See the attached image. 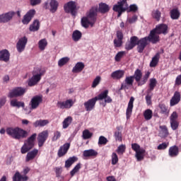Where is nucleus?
Returning a JSON list of instances; mask_svg holds the SVG:
<instances>
[{"label": "nucleus", "mask_w": 181, "mask_h": 181, "mask_svg": "<svg viewBox=\"0 0 181 181\" xmlns=\"http://www.w3.org/2000/svg\"><path fill=\"white\" fill-rule=\"evenodd\" d=\"M10 57L11 54L9 53V51H8V49H3L0 51V60L1 62H5L6 63L7 62H9Z\"/></svg>", "instance_id": "28"}, {"label": "nucleus", "mask_w": 181, "mask_h": 181, "mask_svg": "<svg viewBox=\"0 0 181 181\" xmlns=\"http://www.w3.org/2000/svg\"><path fill=\"white\" fill-rule=\"evenodd\" d=\"M80 169H81V163H79L73 168L72 170H71L70 172L71 177H73L74 175H76V173H77L78 170H80Z\"/></svg>", "instance_id": "50"}, {"label": "nucleus", "mask_w": 181, "mask_h": 181, "mask_svg": "<svg viewBox=\"0 0 181 181\" xmlns=\"http://www.w3.org/2000/svg\"><path fill=\"white\" fill-rule=\"evenodd\" d=\"M142 38L139 40V38L136 36H132L130 37L129 42L134 45L137 46V51L139 53H144V50H145V47H143L141 45V42Z\"/></svg>", "instance_id": "9"}, {"label": "nucleus", "mask_w": 181, "mask_h": 181, "mask_svg": "<svg viewBox=\"0 0 181 181\" xmlns=\"http://www.w3.org/2000/svg\"><path fill=\"white\" fill-rule=\"evenodd\" d=\"M132 149L136 153L141 151V149L142 148H141V146H139V144L136 143H134V144H132Z\"/></svg>", "instance_id": "60"}, {"label": "nucleus", "mask_w": 181, "mask_h": 181, "mask_svg": "<svg viewBox=\"0 0 181 181\" xmlns=\"http://www.w3.org/2000/svg\"><path fill=\"white\" fill-rule=\"evenodd\" d=\"M151 76V72L147 71L145 75L142 77V71L137 69L135 70L133 76H127L124 79V83L127 86H134V80L137 83V86L141 87L144 84H146L148 78Z\"/></svg>", "instance_id": "2"}, {"label": "nucleus", "mask_w": 181, "mask_h": 181, "mask_svg": "<svg viewBox=\"0 0 181 181\" xmlns=\"http://www.w3.org/2000/svg\"><path fill=\"white\" fill-rule=\"evenodd\" d=\"M86 65L83 62H78L72 69V73H81L82 70H84Z\"/></svg>", "instance_id": "37"}, {"label": "nucleus", "mask_w": 181, "mask_h": 181, "mask_svg": "<svg viewBox=\"0 0 181 181\" xmlns=\"http://www.w3.org/2000/svg\"><path fill=\"white\" fill-rule=\"evenodd\" d=\"M40 29V22L39 20H35L29 27L30 32H37Z\"/></svg>", "instance_id": "36"}, {"label": "nucleus", "mask_w": 181, "mask_h": 181, "mask_svg": "<svg viewBox=\"0 0 181 181\" xmlns=\"http://www.w3.org/2000/svg\"><path fill=\"white\" fill-rule=\"evenodd\" d=\"M127 0H119L117 4L113 6V11L117 12V18H119L124 12L128 9Z\"/></svg>", "instance_id": "6"}, {"label": "nucleus", "mask_w": 181, "mask_h": 181, "mask_svg": "<svg viewBox=\"0 0 181 181\" xmlns=\"http://www.w3.org/2000/svg\"><path fill=\"white\" fill-rule=\"evenodd\" d=\"M151 16L153 19H155L157 21V22H159V21H160V16H162V13L158 9L153 10L151 12Z\"/></svg>", "instance_id": "44"}, {"label": "nucleus", "mask_w": 181, "mask_h": 181, "mask_svg": "<svg viewBox=\"0 0 181 181\" xmlns=\"http://www.w3.org/2000/svg\"><path fill=\"white\" fill-rule=\"evenodd\" d=\"M166 148H168V144L163 143L158 146L157 149H158V151H162L163 149H166Z\"/></svg>", "instance_id": "63"}, {"label": "nucleus", "mask_w": 181, "mask_h": 181, "mask_svg": "<svg viewBox=\"0 0 181 181\" xmlns=\"http://www.w3.org/2000/svg\"><path fill=\"white\" fill-rule=\"evenodd\" d=\"M181 95L180 92L175 91L173 96L170 100V107H175V105H177L178 103H180Z\"/></svg>", "instance_id": "23"}, {"label": "nucleus", "mask_w": 181, "mask_h": 181, "mask_svg": "<svg viewBox=\"0 0 181 181\" xmlns=\"http://www.w3.org/2000/svg\"><path fill=\"white\" fill-rule=\"evenodd\" d=\"M124 54H125V52L124 51H120L117 52V54L115 57V62H121V59H122V57H124Z\"/></svg>", "instance_id": "53"}, {"label": "nucleus", "mask_w": 181, "mask_h": 181, "mask_svg": "<svg viewBox=\"0 0 181 181\" xmlns=\"http://www.w3.org/2000/svg\"><path fill=\"white\" fill-rule=\"evenodd\" d=\"M98 152L94 149L85 150L83 153V156L84 158H96L98 156Z\"/></svg>", "instance_id": "30"}, {"label": "nucleus", "mask_w": 181, "mask_h": 181, "mask_svg": "<svg viewBox=\"0 0 181 181\" xmlns=\"http://www.w3.org/2000/svg\"><path fill=\"white\" fill-rule=\"evenodd\" d=\"M64 9L66 13H71L72 16H76V10L77 9L76 2L69 1L64 6Z\"/></svg>", "instance_id": "11"}, {"label": "nucleus", "mask_w": 181, "mask_h": 181, "mask_svg": "<svg viewBox=\"0 0 181 181\" xmlns=\"http://www.w3.org/2000/svg\"><path fill=\"white\" fill-rule=\"evenodd\" d=\"M10 105L11 107H13L16 108H21V107L25 108V103L22 101H19L16 98L12 99L10 101Z\"/></svg>", "instance_id": "29"}, {"label": "nucleus", "mask_w": 181, "mask_h": 181, "mask_svg": "<svg viewBox=\"0 0 181 181\" xmlns=\"http://www.w3.org/2000/svg\"><path fill=\"white\" fill-rule=\"evenodd\" d=\"M70 149V143H66L63 146H61L57 152L58 158H63L67 154L69 150Z\"/></svg>", "instance_id": "20"}, {"label": "nucleus", "mask_w": 181, "mask_h": 181, "mask_svg": "<svg viewBox=\"0 0 181 181\" xmlns=\"http://www.w3.org/2000/svg\"><path fill=\"white\" fill-rule=\"evenodd\" d=\"M6 134L13 139H23L27 138L28 132L19 127H8L6 129Z\"/></svg>", "instance_id": "3"}, {"label": "nucleus", "mask_w": 181, "mask_h": 181, "mask_svg": "<svg viewBox=\"0 0 181 181\" xmlns=\"http://www.w3.org/2000/svg\"><path fill=\"white\" fill-rule=\"evenodd\" d=\"M107 143H108V139H107L105 136H100L99 137L98 145H107Z\"/></svg>", "instance_id": "54"}, {"label": "nucleus", "mask_w": 181, "mask_h": 181, "mask_svg": "<svg viewBox=\"0 0 181 181\" xmlns=\"http://www.w3.org/2000/svg\"><path fill=\"white\" fill-rule=\"evenodd\" d=\"M136 21H138V16L136 15H134L128 19L129 23H131V24L135 23Z\"/></svg>", "instance_id": "61"}, {"label": "nucleus", "mask_w": 181, "mask_h": 181, "mask_svg": "<svg viewBox=\"0 0 181 181\" xmlns=\"http://www.w3.org/2000/svg\"><path fill=\"white\" fill-rule=\"evenodd\" d=\"M81 23L83 28H85V29H88L90 26H91L92 28L93 26H94V24L91 22V21L86 16L81 18Z\"/></svg>", "instance_id": "34"}, {"label": "nucleus", "mask_w": 181, "mask_h": 181, "mask_svg": "<svg viewBox=\"0 0 181 181\" xmlns=\"http://www.w3.org/2000/svg\"><path fill=\"white\" fill-rule=\"evenodd\" d=\"M145 149L141 148L140 151L136 152L135 156L138 162H141V160H144V158H145Z\"/></svg>", "instance_id": "43"}, {"label": "nucleus", "mask_w": 181, "mask_h": 181, "mask_svg": "<svg viewBox=\"0 0 181 181\" xmlns=\"http://www.w3.org/2000/svg\"><path fill=\"white\" fill-rule=\"evenodd\" d=\"M159 129L158 136L160 138H168V136H169V129H168L166 125L159 126Z\"/></svg>", "instance_id": "27"}, {"label": "nucleus", "mask_w": 181, "mask_h": 181, "mask_svg": "<svg viewBox=\"0 0 181 181\" xmlns=\"http://www.w3.org/2000/svg\"><path fill=\"white\" fill-rule=\"evenodd\" d=\"M37 134L34 133L24 141V144L21 147V152L23 154L28 153L30 149L35 146V141H36Z\"/></svg>", "instance_id": "5"}, {"label": "nucleus", "mask_w": 181, "mask_h": 181, "mask_svg": "<svg viewBox=\"0 0 181 181\" xmlns=\"http://www.w3.org/2000/svg\"><path fill=\"white\" fill-rule=\"evenodd\" d=\"M41 78V74L33 76L32 78L28 80V84L29 87H33V86H36V84L40 81Z\"/></svg>", "instance_id": "24"}, {"label": "nucleus", "mask_w": 181, "mask_h": 181, "mask_svg": "<svg viewBox=\"0 0 181 181\" xmlns=\"http://www.w3.org/2000/svg\"><path fill=\"white\" fill-rule=\"evenodd\" d=\"M47 124H49V120L47 119H39L35 121L33 125L34 128H37V127H46V125H47Z\"/></svg>", "instance_id": "38"}, {"label": "nucleus", "mask_w": 181, "mask_h": 181, "mask_svg": "<svg viewBox=\"0 0 181 181\" xmlns=\"http://www.w3.org/2000/svg\"><path fill=\"white\" fill-rule=\"evenodd\" d=\"M93 136V133L90 132L88 129H85L83 132V139H90Z\"/></svg>", "instance_id": "52"}, {"label": "nucleus", "mask_w": 181, "mask_h": 181, "mask_svg": "<svg viewBox=\"0 0 181 181\" xmlns=\"http://www.w3.org/2000/svg\"><path fill=\"white\" fill-rule=\"evenodd\" d=\"M177 118H179V115H177V112L175 111L170 116V124L173 131H176V129L179 128V121H177Z\"/></svg>", "instance_id": "10"}, {"label": "nucleus", "mask_w": 181, "mask_h": 181, "mask_svg": "<svg viewBox=\"0 0 181 181\" xmlns=\"http://www.w3.org/2000/svg\"><path fill=\"white\" fill-rule=\"evenodd\" d=\"M73 105H74L73 99H68L65 101H58L57 103V107L61 110H70Z\"/></svg>", "instance_id": "13"}, {"label": "nucleus", "mask_w": 181, "mask_h": 181, "mask_svg": "<svg viewBox=\"0 0 181 181\" xmlns=\"http://www.w3.org/2000/svg\"><path fill=\"white\" fill-rule=\"evenodd\" d=\"M28 44V37H23L20 38L16 43V49L18 53H22L26 47V45Z\"/></svg>", "instance_id": "18"}, {"label": "nucleus", "mask_w": 181, "mask_h": 181, "mask_svg": "<svg viewBox=\"0 0 181 181\" xmlns=\"http://www.w3.org/2000/svg\"><path fill=\"white\" fill-rule=\"evenodd\" d=\"M153 115V112L151 109L146 110L143 114L144 119H146V121H149L152 119Z\"/></svg>", "instance_id": "47"}, {"label": "nucleus", "mask_w": 181, "mask_h": 181, "mask_svg": "<svg viewBox=\"0 0 181 181\" xmlns=\"http://www.w3.org/2000/svg\"><path fill=\"white\" fill-rule=\"evenodd\" d=\"M30 172V168L29 167H26L23 169V173L24 175H21L20 172H16L13 177V181H28L29 180V177L28 175Z\"/></svg>", "instance_id": "8"}, {"label": "nucleus", "mask_w": 181, "mask_h": 181, "mask_svg": "<svg viewBox=\"0 0 181 181\" xmlns=\"http://www.w3.org/2000/svg\"><path fill=\"white\" fill-rule=\"evenodd\" d=\"M124 33L121 30L116 33V38L113 40V45L115 48L121 47L124 45Z\"/></svg>", "instance_id": "15"}, {"label": "nucleus", "mask_w": 181, "mask_h": 181, "mask_svg": "<svg viewBox=\"0 0 181 181\" xmlns=\"http://www.w3.org/2000/svg\"><path fill=\"white\" fill-rule=\"evenodd\" d=\"M78 160V158L76 156L69 157L66 161H65V168L66 169H69V168H71V165Z\"/></svg>", "instance_id": "39"}, {"label": "nucleus", "mask_w": 181, "mask_h": 181, "mask_svg": "<svg viewBox=\"0 0 181 181\" xmlns=\"http://www.w3.org/2000/svg\"><path fill=\"white\" fill-rule=\"evenodd\" d=\"M138 11V6L136 4H132L129 6V12H136Z\"/></svg>", "instance_id": "62"}, {"label": "nucleus", "mask_w": 181, "mask_h": 181, "mask_svg": "<svg viewBox=\"0 0 181 181\" xmlns=\"http://www.w3.org/2000/svg\"><path fill=\"white\" fill-rule=\"evenodd\" d=\"M69 60H70V59L69 57L62 58L58 62V66H59V67H63V66H64V64H67V63H69Z\"/></svg>", "instance_id": "51"}, {"label": "nucleus", "mask_w": 181, "mask_h": 181, "mask_svg": "<svg viewBox=\"0 0 181 181\" xmlns=\"http://www.w3.org/2000/svg\"><path fill=\"white\" fill-rule=\"evenodd\" d=\"M158 108L160 110V114L165 115V117H169V112H170V110L169 109V107H168L165 103H160L158 105Z\"/></svg>", "instance_id": "26"}, {"label": "nucleus", "mask_w": 181, "mask_h": 181, "mask_svg": "<svg viewBox=\"0 0 181 181\" xmlns=\"http://www.w3.org/2000/svg\"><path fill=\"white\" fill-rule=\"evenodd\" d=\"M98 8L95 6L92 7L88 12L86 13V18L90 21L93 24L97 22V13Z\"/></svg>", "instance_id": "16"}, {"label": "nucleus", "mask_w": 181, "mask_h": 181, "mask_svg": "<svg viewBox=\"0 0 181 181\" xmlns=\"http://www.w3.org/2000/svg\"><path fill=\"white\" fill-rule=\"evenodd\" d=\"M156 84H158V81H156V78H151L150 79V83L148 85L149 88L148 90V94L151 93V91H153L155 90V88L156 87Z\"/></svg>", "instance_id": "48"}, {"label": "nucleus", "mask_w": 181, "mask_h": 181, "mask_svg": "<svg viewBox=\"0 0 181 181\" xmlns=\"http://www.w3.org/2000/svg\"><path fill=\"white\" fill-rule=\"evenodd\" d=\"M158 35V33L153 29L150 32V34L148 35V36L141 38V47H146V46L149 45L148 42H151V43H153V45H156V43H158V42L160 40Z\"/></svg>", "instance_id": "4"}, {"label": "nucleus", "mask_w": 181, "mask_h": 181, "mask_svg": "<svg viewBox=\"0 0 181 181\" xmlns=\"http://www.w3.org/2000/svg\"><path fill=\"white\" fill-rule=\"evenodd\" d=\"M82 36H83V34L78 30H74L72 33V39L74 42H78V40L81 39Z\"/></svg>", "instance_id": "45"}, {"label": "nucleus", "mask_w": 181, "mask_h": 181, "mask_svg": "<svg viewBox=\"0 0 181 181\" xmlns=\"http://www.w3.org/2000/svg\"><path fill=\"white\" fill-rule=\"evenodd\" d=\"M47 47V40L46 38L42 39L38 42V47L40 50H45Z\"/></svg>", "instance_id": "49"}, {"label": "nucleus", "mask_w": 181, "mask_h": 181, "mask_svg": "<svg viewBox=\"0 0 181 181\" xmlns=\"http://www.w3.org/2000/svg\"><path fill=\"white\" fill-rule=\"evenodd\" d=\"M98 11L100 13H107V12L110 11V6L105 3H100L99 4Z\"/></svg>", "instance_id": "42"}, {"label": "nucleus", "mask_w": 181, "mask_h": 181, "mask_svg": "<svg viewBox=\"0 0 181 181\" xmlns=\"http://www.w3.org/2000/svg\"><path fill=\"white\" fill-rule=\"evenodd\" d=\"M103 100H104V103H103V107H105L107 104H110V103H112V98L108 95V90H105L98 95L85 102L84 107L86 111L93 110L95 107V103L97 101H103Z\"/></svg>", "instance_id": "1"}, {"label": "nucleus", "mask_w": 181, "mask_h": 181, "mask_svg": "<svg viewBox=\"0 0 181 181\" xmlns=\"http://www.w3.org/2000/svg\"><path fill=\"white\" fill-rule=\"evenodd\" d=\"M37 153H39V150L35 148L33 151L28 152L27 153L26 158H25V162H29L30 160H33L37 156Z\"/></svg>", "instance_id": "31"}, {"label": "nucleus", "mask_w": 181, "mask_h": 181, "mask_svg": "<svg viewBox=\"0 0 181 181\" xmlns=\"http://www.w3.org/2000/svg\"><path fill=\"white\" fill-rule=\"evenodd\" d=\"M169 156L171 158H176L179 155V147L177 146H173L168 150Z\"/></svg>", "instance_id": "35"}, {"label": "nucleus", "mask_w": 181, "mask_h": 181, "mask_svg": "<svg viewBox=\"0 0 181 181\" xmlns=\"http://www.w3.org/2000/svg\"><path fill=\"white\" fill-rule=\"evenodd\" d=\"M35 15H36V10L35 9H30L29 10L24 16L22 19V23L23 25H29L30 23V21L33 18L35 17Z\"/></svg>", "instance_id": "14"}, {"label": "nucleus", "mask_w": 181, "mask_h": 181, "mask_svg": "<svg viewBox=\"0 0 181 181\" xmlns=\"http://www.w3.org/2000/svg\"><path fill=\"white\" fill-rule=\"evenodd\" d=\"M43 101V96L36 95L34 96L30 101V105L32 110H36L37 107L40 105L41 103Z\"/></svg>", "instance_id": "19"}, {"label": "nucleus", "mask_w": 181, "mask_h": 181, "mask_svg": "<svg viewBox=\"0 0 181 181\" xmlns=\"http://www.w3.org/2000/svg\"><path fill=\"white\" fill-rule=\"evenodd\" d=\"M72 122H73V117H71V116H69L66 118H65L62 122L63 129H66L69 128V127L70 126Z\"/></svg>", "instance_id": "46"}, {"label": "nucleus", "mask_w": 181, "mask_h": 181, "mask_svg": "<svg viewBox=\"0 0 181 181\" xmlns=\"http://www.w3.org/2000/svg\"><path fill=\"white\" fill-rule=\"evenodd\" d=\"M126 149L127 146H125V145L124 144H121L120 146H118L116 152L119 154L120 153L121 155H123Z\"/></svg>", "instance_id": "55"}, {"label": "nucleus", "mask_w": 181, "mask_h": 181, "mask_svg": "<svg viewBox=\"0 0 181 181\" xmlns=\"http://www.w3.org/2000/svg\"><path fill=\"white\" fill-rule=\"evenodd\" d=\"M60 136H62V133L59 131L55 132L54 133V136L52 139V142H56L57 139H59Z\"/></svg>", "instance_id": "57"}, {"label": "nucleus", "mask_w": 181, "mask_h": 181, "mask_svg": "<svg viewBox=\"0 0 181 181\" xmlns=\"http://www.w3.org/2000/svg\"><path fill=\"white\" fill-rule=\"evenodd\" d=\"M170 16L173 21H177V19L180 18V11H179V8H173L170 11Z\"/></svg>", "instance_id": "33"}, {"label": "nucleus", "mask_w": 181, "mask_h": 181, "mask_svg": "<svg viewBox=\"0 0 181 181\" xmlns=\"http://www.w3.org/2000/svg\"><path fill=\"white\" fill-rule=\"evenodd\" d=\"M62 168L57 167L55 168V173H56L57 177H60V175H62Z\"/></svg>", "instance_id": "64"}, {"label": "nucleus", "mask_w": 181, "mask_h": 181, "mask_svg": "<svg viewBox=\"0 0 181 181\" xmlns=\"http://www.w3.org/2000/svg\"><path fill=\"white\" fill-rule=\"evenodd\" d=\"M14 16V11H9L4 14L0 15V23H6L9 22V21H11Z\"/></svg>", "instance_id": "21"}, {"label": "nucleus", "mask_w": 181, "mask_h": 181, "mask_svg": "<svg viewBox=\"0 0 181 181\" xmlns=\"http://www.w3.org/2000/svg\"><path fill=\"white\" fill-rule=\"evenodd\" d=\"M118 163V156L117 153H112V165H117Z\"/></svg>", "instance_id": "59"}, {"label": "nucleus", "mask_w": 181, "mask_h": 181, "mask_svg": "<svg viewBox=\"0 0 181 181\" xmlns=\"http://www.w3.org/2000/svg\"><path fill=\"white\" fill-rule=\"evenodd\" d=\"M47 138H49V132L47 130H44L38 134L37 141L39 148H42L45 145V143L47 141Z\"/></svg>", "instance_id": "12"}, {"label": "nucleus", "mask_w": 181, "mask_h": 181, "mask_svg": "<svg viewBox=\"0 0 181 181\" xmlns=\"http://www.w3.org/2000/svg\"><path fill=\"white\" fill-rule=\"evenodd\" d=\"M159 59H160V54L158 52L156 54V56L152 58L150 62V67H156L158 63H159Z\"/></svg>", "instance_id": "40"}, {"label": "nucleus", "mask_w": 181, "mask_h": 181, "mask_svg": "<svg viewBox=\"0 0 181 181\" xmlns=\"http://www.w3.org/2000/svg\"><path fill=\"white\" fill-rule=\"evenodd\" d=\"M117 131L114 133V137L115 141L118 142H122V133L121 132V129L119 127H116Z\"/></svg>", "instance_id": "41"}, {"label": "nucleus", "mask_w": 181, "mask_h": 181, "mask_svg": "<svg viewBox=\"0 0 181 181\" xmlns=\"http://www.w3.org/2000/svg\"><path fill=\"white\" fill-rule=\"evenodd\" d=\"M100 81H101V76H96V78L93 81L92 88H95V87H97V86L100 84Z\"/></svg>", "instance_id": "56"}, {"label": "nucleus", "mask_w": 181, "mask_h": 181, "mask_svg": "<svg viewBox=\"0 0 181 181\" xmlns=\"http://www.w3.org/2000/svg\"><path fill=\"white\" fill-rule=\"evenodd\" d=\"M125 72L122 70L115 71L111 74V77L113 80H119L124 77Z\"/></svg>", "instance_id": "32"}, {"label": "nucleus", "mask_w": 181, "mask_h": 181, "mask_svg": "<svg viewBox=\"0 0 181 181\" xmlns=\"http://www.w3.org/2000/svg\"><path fill=\"white\" fill-rule=\"evenodd\" d=\"M153 30L157 33V35H168V25L166 24H159Z\"/></svg>", "instance_id": "22"}, {"label": "nucleus", "mask_w": 181, "mask_h": 181, "mask_svg": "<svg viewBox=\"0 0 181 181\" xmlns=\"http://www.w3.org/2000/svg\"><path fill=\"white\" fill-rule=\"evenodd\" d=\"M135 47L131 42L130 41H127L124 45V49L127 52H129V50H132Z\"/></svg>", "instance_id": "58"}, {"label": "nucleus", "mask_w": 181, "mask_h": 181, "mask_svg": "<svg viewBox=\"0 0 181 181\" xmlns=\"http://www.w3.org/2000/svg\"><path fill=\"white\" fill-rule=\"evenodd\" d=\"M134 101H135V98H134V97H131L126 110V116L127 119H129L132 114V110L134 109Z\"/></svg>", "instance_id": "25"}, {"label": "nucleus", "mask_w": 181, "mask_h": 181, "mask_svg": "<svg viewBox=\"0 0 181 181\" xmlns=\"http://www.w3.org/2000/svg\"><path fill=\"white\" fill-rule=\"evenodd\" d=\"M45 9H49V6H50L49 11L52 13H54L57 11V8H59V2L57 0H47L45 3Z\"/></svg>", "instance_id": "17"}, {"label": "nucleus", "mask_w": 181, "mask_h": 181, "mask_svg": "<svg viewBox=\"0 0 181 181\" xmlns=\"http://www.w3.org/2000/svg\"><path fill=\"white\" fill-rule=\"evenodd\" d=\"M26 93V88L16 87L11 90L8 93V98H18V97H22L25 95Z\"/></svg>", "instance_id": "7"}]
</instances>
